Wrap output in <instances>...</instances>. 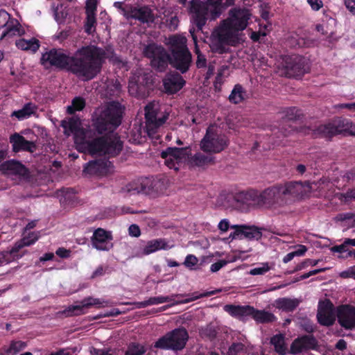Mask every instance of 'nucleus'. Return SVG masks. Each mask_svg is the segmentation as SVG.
Instances as JSON below:
<instances>
[{
	"label": "nucleus",
	"mask_w": 355,
	"mask_h": 355,
	"mask_svg": "<svg viewBox=\"0 0 355 355\" xmlns=\"http://www.w3.org/2000/svg\"><path fill=\"white\" fill-rule=\"evenodd\" d=\"M108 56L105 49L89 44L78 48L73 54L62 49L53 48L42 53L40 63L46 69L66 70L83 81H89L101 73Z\"/></svg>",
	"instance_id": "f257e3e1"
},
{
	"label": "nucleus",
	"mask_w": 355,
	"mask_h": 355,
	"mask_svg": "<svg viewBox=\"0 0 355 355\" xmlns=\"http://www.w3.org/2000/svg\"><path fill=\"white\" fill-rule=\"evenodd\" d=\"M236 0H191L188 11L191 14L192 22L198 30H202L207 21L215 20L229 7L235 4Z\"/></svg>",
	"instance_id": "f03ea898"
},
{
	"label": "nucleus",
	"mask_w": 355,
	"mask_h": 355,
	"mask_svg": "<svg viewBox=\"0 0 355 355\" xmlns=\"http://www.w3.org/2000/svg\"><path fill=\"white\" fill-rule=\"evenodd\" d=\"M75 144L78 151L92 155L116 157L123 149V143L118 137L103 135L87 140L85 135L76 137Z\"/></svg>",
	"instance_id": "7ed1b4c3"
},
{
	"label": "nucleus",
	"mask_w": 355,
	"mask_h": 355,
	"mask_svg": "<svg viewBox=\"0 0 355 355\" xmlns=\"http://www.w3.org/2000/svg\"><path fill=\"white\" fill-rule=\"evenodd\" d=\"M122 117L123 110L121 104L115 101L111 102L93 120V128L99 135L107 131L112 132L121 125Z\"/></svg>",
	"instance_id": "20e7f679"
},
{
	"label": "nucleus",
	"mask_w": 355,
	"mask_h": 355,
	"mask_svg": "<svg viewBox=\"0 0 355 355\" xmlns=\"http://www.w3.org/2000/svg\"><path fill=\"white\" fill-rule=\"evenodd\" d=\"M171 55L168 64L172 67L185 73L189 70L192 62V55L183 38L173 36L170 38Z\"/></svg>",
	"instance_id": "39448f33"
},
{
	"label": "nucleus",
	"mask_w": 355,
	"mask_h": 355,
	"mask_svg": "<svg viewBox=\"0 0 355 355\" xmlns=\"http://www.w3.org/2000/svg\"><path fill=\"white\" fill-rule=\"evenodd\" d=\"M355 136V124L344 118H336L331 121L321 124L312 130L315 137L331 139L338 135Z\"/></svg>",
	"instance_id": "423d86ee"
},
{
	"label": "nucleus",
	"mask_w": 355,
	"mask_h": 355,
	"mask_svg": "<svg viewBox=\"0 0 355 355\" xmlns=\"http://www.w3.org/2000/svg\"><path fill=\"white\" fill-rule=\"evenodd\" d=\"M251 16L249 9L234 7L229 10L228 17L221 21L219 26L237 37L239 32L246 28Z\"/></svg>",
	"instance_id": "0eeeda50"
},
{
	"label": "nucleus",
	"mask_w": 355,
	"mask_h": 355,
	"mask_svg": "<svg viewBox=\"0 0 355 355\" xmlns=\"http://www.w3.org/2000/svg\"><path fill=\"white\" fill-rule=\"evenodd\" d=\"M189 340V334L184 327H178L167 332L155 343L154 347L164 350L180 351Z\"/></svg>",
	"instance_id": "6e6552de"
},
{
	"label": "nucleus",
	"mask_w": 355,
	"mask_h": 355,
	"mask_svg": "<svg viewBox=\"0 0 355 355\" xmlns=\"http://www.w3.org/2000/svg\"><path fill=\"white\" fill-rule=\"evenodd\" d=\"M227 137L222 133L216 127L209 125L200 141V148L203 152L219 153L229 145Z\"/></svg>",
	"instance_id": "1a4fd4ad"
},
{
	"label": "nucleus",
	"mask_w": 355,
	"mask_h": 355,
	"mask_svg": "<svg viewBox=\"0 0 355 355\" xmlns=\"http://www.w3.org/2000/svg\"><path fill=\"white\" fill-rule=\"evenodd\" d=\"M144 55L150 59V65L155 69L162 72L166 70L170 62V55L162 45L150 43L143 51Z\"/></svg>",
	"instance_id": "9d476101"
},
{
	"label": "nucleus",
	"mask_w": 355,
	"mask_h": 355,
	"mask_svg": "<svg viewBox=\"0 0 355 355\" xmlns=\"http://www.w3.org/2000/svg\"><path fill=\"white\" fill-rule=\"evenodd\" d=\"M259 209H272L284 206L287 200L284 198L279 184L268 187L262 191H257Z\"/></svg>",
	"instance_id": "9b49d317"
},
{
	"label": "nucleus",
	"mask_w": 355,
	"mask_h": 355,
	"mask_svg": "<svg viewBox=\"0 0 355 355\" xmlns=\"http://www.w3.org/2000/svg\"><path fill=\"white\" fill-rule=\"evenodd\" d=\"M237 42L238 37L218 26L212 33L210 49L214 53L223 54L228 51L229 45L234 46Z\"/></svg>",
	"instance_id": "f8f14e48"
},
{
	"label": "nucleus",
	"mask_w": 355,
	"mask_h": 355,
	"mask_svg": "<svg viewBox=\"0 0 355 355\" xmlns=\"http://www.w3.org/2000/svg\"><path fill=\"white\" fill-rule=\"evenodd\" d=\"M152 85V76L149 73L139 70L130 77L128 90L133 96L143 97L148 92V89Z\"/></svg>",
	"instance_id": "ddd939ff"
},
{
	"label": "nucleus",
	"mask_w": 355,
	"mask_h": 355,
	"mask_svg": "<svg viewBox=\"0 0 355 355\" xmlns=\"http://www.w3.org/2000/svg\"><path fill=\"white\" fill-rule=\"evenodd\" d=\"M190 147H168L161 153L165 164L170 168L178 171L180 164L191 155Z\"/></svg>",
	"instance_id": "4468645a"
},
{
	"label": "nucleus",
	"mask_w": 355,
	"mask_h": 355,
	"mask_svg": "<svg viewBox=\"0 0 355 355\" xmlns=\"http://www.w3.org/2000/svg\"><path fill=\"white\" fill-rule=\"evenodd\" d=\"M233 202L235 209L242 212L259 209L257 190L250 189L237 192L233 196Z\"/></svg>",
	"instance_id": "2eb2a0df"
},
{
	"label": "nucleus",
	"mask_w": 355,
	"mask_h": 355,
	"mask_svg": "<svg viewBox=\"0 0 355 355\" xmlns=\"http://www.w3.org/2000/svg\"><path fill=\"white\" fill-rule=\"evenodd\" d=\"M282 66L285 76L289 78L301 77L306 73L305 58L299 55H284Z\"/></svg>",
	"instance_id": "dca6fc26"
},
{
	"label": "nucleus",
	"mask_w": 355,
	"mask_h": 355,
	"mask_svg": "<svg viewBox=\"0 0 355 355\" xmlns=\"http://www.w3.org/2000/svg\"><path fill=\"white\" fill-rule=\"evenodd\" d=\"M145 112L146 128L149 135L155 134L157 130L166 123L169 116L168 112H160L150 105L145 107Z\"/></svg>",
	"instance_id": "f3484780"
},
{
	"label": "nucleus",
	"mask_w": 355,
	"mask_h": 355,
	"mask_svg": "<svg viewBox=\"0 0 355 355\" xmlns=\"http://www.w3.org/2000/svg\"><path fill=\"white\" fill-rule=\"evenodd\" d=\"M284 199L288 200L289 197L303 198L310 193L311 187L309 182L291 181L279 184Z\"/></svg>",
	"instance_id": "a211bd4d"
},
{
	"label": "nucleus",
	"mask_w": 355,
	"mask_h": 355,
	"mask_svg": "<svg viewBox=\"0 0 355 355\" xmlns=\"http://www.w3.org/2000/svg\"><path fill=\"white\" fill-rule=\"evenodd\" d=\"M336 312L334 306L329 300L319 302L317 320L318 322L324 327H331L336 321Z\"/></svg>",
	"instance_id": "6ab92c4d"
},
{
	"label": "nucleus",
	"mask_w": 355,
	"mask_h": 355,
	"mask_svg": "<svg viewBox=\"0 0 355 355\" xmlns=\"http://www.w3.org/2000/svg\"><path fill=\"white\" fill-rule=\"evenodd\" d=\"M336 318L338 324L346 330L355 328V306L342 304L336 308Z\"/></svg>",
	"instance_id": "aec40b11"
},
{
	"label": "nucleus",
	"mask_w": 355,
	"mask_h": 355,
	"mask_svg": "<svg viewBox=\"0 0 355 355\" xmlns=\"http://www.w3.org/2000/svg\"><path fill=\"white\" fill-rule=\"evenodd\" d=\"M108 304L109 302L107 301H104L99 298L88 297L84 298L81 301L80 304L69 306L63 311V313L67 317L79 315L84 313L83 310L85 308H89L93 306L104 307L108 306Z\"/></svg>",
	"instance_id": "412c9836"
},
{
	"label": "nucleus",
	"mask_w": 355,
	"mask_h": 355,
	"mask_svg": "<svg viewBox=\"0 0 355 355\" xmlns=\"http://www.w3.org/2000/svg\"><path fill=\"white\" fill-rule=\"evenodd\" d=\"M318 346V340L313 334L303 335L294 339L288 353L296 355L304 351L316 349Z\"/></svg>",
	"instance_id": "4be33fe9"
},
{
	"label": "nucleus",
	"mask_w": 355,
	"mask_h": 355,
	"mask_svg": "<svg viewBox=\"0 0 355 355\" xmlns=\"http://www.w3.org/2000/svg\"><path fill=\"white\" fill-rule=\"evenodd\" d=\"M234 231L230 234L232 239L259 240L262 237L261 229L255 225H236L231 227Z\"/></svg>",
	"instance_id": "5701e85b"
},
{
	"label": "nucleus",
	"mask_w": 355,
	"mask_h": 355,
	"mask_svg": "<svg viewBox=\"0 0 355 355\" xmlns=\"http://www.w3.org/2000/svg\"><path fill=\"white\" fill-rule=\"evenodd\" d=\"M163 86L167 94H175L182 89L186 81L178 72L167 73L163 78Z\"/></svg>",
	"instance_id": "b1692460"
},
{
	"label": "nucleus",
	"mask_w": 355,
	"mask_h": 355,
	"mask_svg": "<svg viewBox=\"0 0 355 355\" xmlns=\"http://www.w3.org/2000/svg\"><path fill=\"white\" fill-rule=\"evenodd\" d=\"M113 239L110 232L105 231L102 228L96 230L92 237V243L94 248L98 250L108 251L113 248L111 242Z\"/></svg>",
	"instance_id": "393cba45"
},
{
	"label": "nucleus",
	"mask_w": 355,
	"mask_h": 355,
	"mask_svg": "<svg viewBox=\"0 0 355 355\" xmlns=\"http://www.w3.org/2000/svg\"><path fill=\"white\" fill-rule=\"evenodd\" d=\"M153 189L152 180L150 178H145L128 183L125 186V191L122 192H125L130 195L138 193L149 194L153 191Z\"/></svg>",
	"instance_id": "a878e982"
},
{
	"label": "nucleus",
	"mask_w": 355,
	"mask_h": 355,
	"mask_svg": "<svg viewBox=\"0 0 355 355\" xmlns=\"http://www.w3.org/2000/svg\"><path fill=\"white\" fill-rule=\"evenodd\" d=\"M0 170L5 174L24 177L28 175V170L20 162L10 159L0 165Z\"/></svg>",
	"instance_id": "bb28decb"
},
{
	"label": "nucleus",
	"mask_w": 355,
	"mask_h": 355,
	"mask_svg": "<svg viewBox=\"0 0 355 355\" xmlns=\"http://www.w3.org/2000/svg\"><path fill=\"white\" fill-rule=\"evenodd\" d=\"M10 142L12 144V150L15 153L20 151L33 153L36 149V145L34 142L26 140L23 136L18 133H15L10 136Z\"/></svg>",
	"instance_id": "cd10ccee"
},
{
	"label": "nucleus",
	"mask_w": 355,
	"mask_h": 355,
	"mask_svg": "<svg viewBox=\"0 0 355 355\" xmlns=\"http://www.w3.org/2000/svg\"><path fill=\"white\" fill-rule=\"evenodd\" d=\"M130 17L137 19L142 24L153 23L155 21L153 12L148 6L132 7Z\"/></svg>",
	"instance_id": "c85d7f7f"
},
{
	"label": "nucleus",
	"mask_w": 355,
	"mask_h": 355,
	"mask_svg": "<svg viewBox=\"0 0 355 355\" xmlns=\"http://www.w3.org/2000/svg\"><path fill=\"white\" fill-rule=\"evenodd\" d=\"M61 126L64 129V133L67 136L73 134L76 137L84 135L83 130L80 128V122L78 119L70 118L68 120H62Z\"/></svg>",
	"instance_id": "c756f323"
},
{
	"label": "nucleus",
	"mask_w": 355,
	"mask_h": 355,
	"mask_svg": "<svg viewBox=\"0 0 355 355\" xmlns=\"http://www.w3.org/2000/svg\"><path fill=\"white\" fill-rule=\"evenodd\" d=\"M253 306L250 305H234L226 304L224 306V311L228 313L231 316L236 318H242L248 316L251 317Z\"/></svg>",
	"instance_id": "7c9ffc66"
},
{
	"label": "nucleus",
	"mask_w": 355,
	"mask_h": 355,
	"mask_svg": "<svg viewBox=\"0 0 355 355\" xmlns=\"http://www.w3.org/2000/svg\"><path fill=\"white\" fill-rule=\"evenodd\" d=\"M26 251L21 252L20 250L15 243L12 248L9 250L3 251L1 252V257L0 258V263H10L15 260H18L24 257Z\"/></svg>",
	"instance_id": "2f4dec72"
},
{
	"label": "nucleus",
	"mask_w": 355,
	"mask_h": 355,
	"mask_svg": "<svg viewBox=\"0 0 355 355\" xmlns=\"http://www.w3.org/2000/svg\"><path fill=\"white\" fill-rule=\"evenodd\" d=\"M251 318L257 323L261 324L271 323L277 320V317L272 313L265 310H258L254 307L252 310Z\"/></svg>",
	"instance_id": "473e14b6"
},
{
	"label": "nucleus",
	"mask_w": 355,
	"mask_h": 355,
	"mask_svg": "<svg viewBox=\"0 0 355 355\" xmlns=\"http://www.w3.org/2000/svg\"><path fill=\"white\" fill-rule=\"evenodd\" d=\"M26 343L21 340H12L8 346L0 349V355H16L26 347Z\"/></svg>",
	"instance_id": "72a5a7b5"
},
{
	"label": "nucleus",
	"mask_w": 355,
	"mask_h": 355,
	"mask_svg": "<svg viewBox=\"0 0 355 355\" xmlns=\"http://www.w3.org/2000/svg\"><path fill=\"white\" fill-rule=\"evenodd\" d=\"M167 248V243L164 239H153L147 242L144 248L143 254H150L159 250H165Z\"/></svg>",
	"instance_id": "f704fd0d"
},
{
	"label": "nucleus",
	"mask_w": 355,
	"mask_h": 355,
	"mask_svg": "<svg viewBox=\"0 0 355 355\" xmlns=\"http://www.w3.org/2000/svg\"><path fill=\"white\" fill-rule=\"evenodd\" d=\"M106 167V163L101 160H94L88 162L83 169V172L89 175H100Z\"/></svg>",
	"instance_id": "c9c22d12"
},
{
	"label": "nucleus",
	"mask_w": 355,
	"mask_h": 355,
	"mask_svg": "<svg viewBox=\"0 0 355 355\" xmlns=\"http://www.w3.org/2000/svg\"><path fill=\"white\" fill-rule=\"evenodd\" d=\"M299 304L300 301L297 299L282 297L276 300L277 308L286 312L293 311Z\"/></svg>",
	"instance_id": "e433bc0d"
},
{
	"label": "nucleus",
	"mask_w": 355,
	"mask_h": 355,
	"mask_svg": "<svg viewBox=\"0 0 355 355\" xmlns=\"http://www.w3.org/2000/svg\"><path fill=\"white\" fill-rule=\"evenodd\" d=\"M270 343L279 355H285L289 352L285 343V337L281 334L273 336L270 339Z\"/></svg>",
	"instance_id": "4c0bfd02"
},
{
	"label": "nucleus",
	"mask_w": 355,
	"mask_h": 355,
	"mask_svg": "<svg viewBox=\"0 0 355 355\" xmlns=\"http://www.w3.org/2000/svg\"><path fill=\"white\" fill-rule=\"evenodd\" d=\"M15 44L19 49L23 51H31L33 53H35L40 48L39 40L34 37L28 40L19 39L16 41Z\"/></svg>",
	"instance_id": "58836bf2"
},
{
	"label": "nucleus",
	"mask_w": 355,
	"mask_h": 355,
	"mask_svg": "<svg viewBox=\"0 0 355 355\" xmlns=\"http://www.w3.org/2000/svg\"><path fill=\"white\" fill-rule=\"evenodd\" d=\"M246 96V91L243 87L240 84H236L232 90L228 99L232 103L239 104L245 99Z\"/></svg>",
	"instance_id": "ea45409f"
},
{
	"label": "nucleus",
	"mask_w": 355,
	"mask_h": 355,
	"mask_svg": "<svg viewBox=\"0 0 355 355\" xmlns=\"http://www.w3.org/2000/svg\"><path fill=\"white\" fill-rule=\"evenodd\" d=\"M180 296V295H172L168 296H158L152 297L148 300L139 303V307H146L148 306L162 304L164 302H170L175 300V297Z\"/></svg>",
	"instance_id": "a19ab883"
},
{
	"label": "nucleus",
	"mask_w": 355,
	"mask_h": 355,
	"mask_svg": "<svg viewBox=\"0 0 355 355\" xmlns=\"http://www.w3.org/2000/svg\"><path fill=\"white\" fill-rule=\"evenodd\" d=\"M36 107L32 103L25 104L21 110L14 111L12 116H15L19 120H23L30 117L35 112Z\"/></svg>",
	"instance_id": "79ce46f5"
},
{
	"label": "nucleus",
	"mask_w": 355,
	"mask_h": 355,
	"mask_svg": "<svg viewBox=\"0 0 355 355\" xmlns=\"http://www.w3.org/2000/svg\"><path fill=\"white\" fill-rule=\"evenodd\" d=\"M284 121L291 122L301 119L303 115L302 110L296 107H287L284 111Z\"/></svg>",
	"instance_id": "37998d69"
},
{
	"label": "nucleus",
	"mask_w": 355,
	"mask_h": 355,
	"mask_svg": "<svg viewBox=\"0 0 355 355\" xmlns=\"http://www.w3.org/2000/svg\"><path fill=\"white\" fill-rule=\"evenodd\" d=\"M295 132H297V129L295 126H293L290 122L284 121L282 126L278 129L277 132L275 134H279L277 137L280 138L281 137H288Z\"/></svg>",
	"instance_id": "c03bdc74"
},
{
	"label": "nucleus",
	"mask_w": 355,
	"mask_h": 355,
	"mask_svg": "<svg viewBox=\"0 0 355 355\" xmlns=\"http://www.w3.org/2000/svg\"><path fill=\"white\" fill-rule=\"evenodd\" d=\"M85 105V100L83 97L76 96L72 100L71 105L68 106L67 112L69 114H73L76 112L82 111Z\"/></svg>",
	"instance_id": "a18cd8bd"
},
{
	"label": "nucleus",
	"mask_w": 355,
	"mask_h": 355,
	"mask_svg": "<svg viewBox=\"0 0 355 355\" xmlns=\"http://www.w3.org/2000/svg\"><path fill=\"white\" fill-rule=\"evenodd\" d=\"M39 239V236L35 232H31L27 236H24L19 241L15 242V243L21 250L24 247L30 246L34 244Z\"/></svg>",
	"instance_id": "49530a36"
},
{
	"label": "nucleus",
	"mask_w": 355,
	"mask_h": 355,
	"mask_svg": "<svg viewBox=\"0 0 355 355\" xmlns=\"http://www.w3.org/2000/svg\"><path fill=\"white\" fill-rule=\"evenodd\" d=\"M213 161V157L198 153L191 157L192 164L197 166H203Z\"/></svg>",
	"instance_id": "de8ad7c7"
},
{
	"label": "nucleus",
	"mask_w": 355,
	"mask_h": 355,
	"mask_svg": "<svg viewBox=\"0 0 355 355\" xmlns=\"http://www.w3.org/2000/svg\"><path fill=\"white\" fill-rule=\"evenodd\" d=\"M227 355H248L247 348L241 343H233L229 347Z\"/></svg>",
	"instance_id": "09e8293b"
},
{
	"label": "nucleus",
	"mask_w": 355,
	"mask_h": 355,
	"mask_svg": "<svg viewBox=\"0 0 355 355\" xmlns=\"http://www.w3.org/2000/svg\"><path fill=\"white\" fill-rule=\"evenodd\" d=\"M96 25V19L95 13L87 14L86 21L85 24V31L88 35H92L95 32Z\"/></svg>",
	"instance_id": "8fccbe9b"
},
{
	"label": "nucleus",
	"mask_w": 355,
	"mask_h": 355,
	"mask_svg": "<svg viewBox=\"0 0 355 355\" xmlns=\"http://www.w3.org/2000/svg\"><path fill=\"white\" fill-rule=\"evenodd\" d=\"M146 352L144 346L137 343H131L128 345L125 355H144Z\"/></svg>",
	"instance_id": "3c124183"
},
{
	"label": "nucleus",
	"mask_w": 355,
	"mask_h": 355,
	"mask_svg": "<svg viewBox=\"0 0 355 355\" xmlns=\"http://www.w3.org/2000/svg\"><path fill=\"white\" fill-rule=\"evenodd\" d=\"M62 193V198L60 201L62 202H65L67 204H71L73 202L74 199L76 198V193L73 189L72 188H65L61 191Z\"/></svg>",
	"instance_id": "603ef678"
},
{
	"label": "nucleus",
	"mask_w": 355,
	"mask_h": 355,
	"mask_svg": "<svg viewBox=\"0 0 355 355\" xmlns=\"http://www.w3.org/2000/svg\"><path fill=\"white\" fill-rule=\"evenodd\" d=\"M319 262V260L306 259L302 262L298 263L291 272H295L308 267L309 266H315Z\"/></svg>",
	"instance_id": "864d4df0"
},
{
	"label": "nucleus",
	"mask_w": 355,
	"mask_h": 355,
	"mask_svg": "<svg viewBox=\"0 0 355 355\" xmlns=\"http://www.w3.org/2000/svg\"><path fill=\"white\" fill-rule=\"evenodd\" d=\"M270 269L268 263H263L261 267L254 268L250 270V274L252 275H263Z\"/></svg>",
	"instance_id": "5fc2aeb1"
},
{
	"label": "nucleus",
	"mask_w": 355,
	"mask_h": 355,
	"mask_svg": "<svg viewBox=\"0 0 355 355\" xmlns=\"http://www.w3.org/2000/svg\"><path fill=\"white\" fill-rule=\"evenodd\" d=\"M198 263V258L193 254H188L183 264L188 268L192 270Z\"/></svg>",
	"instance_id": "6e6d98bb"
},
{
	"label": "nucleus",
	"mask_w": 355,
	"mask_h": 355,
	"mask_svg": "<svg viewBox=\"0 0 355 355\" xmlns=\"http://www.w3.org/2000/svg\"><path fill=\"white\" fill-rule=\"evenodd\" d=\"M349 246H350L349 243H347V239H345L342 244L338 245H334V246L331 247V251L332 252H338V253L348 252Z\"/></svg>",
	"instance_id": "4d7b16f0"
},
{
	"label": "nucleus",
	"mask_w": 355,
	"mask_h": 355,
	"mask_svg": "<svg viewBox=\"0 0 355 355\" xmlns=\"http://www.w3.org/2000/svg\"><path fill=\"white\" fill-rule=\"evenodd\" d=\"M196 53L197 54L196 67L199 69L204 68L207 65V59L202 55L198 49H196Z\"/></svg>",
	"instance_id": "13d9d810"
},
{
	"label": "nucleus",
	"mask_w": 355,
	"mask_h": 355,
	"mask_svg": "<svg viewBox=\"0 0 355 355\" xmlns=\"http://www.w3.org/2000/svg\"><path fill=\"white\" fill-rule=\"evenodd\" d=\"M20 26H21V25L19 24V23L17 21H16L15 25L9 26L7 28L6 31L3 33L2 37H5L7 34H8L9 33H10L12 31L18 32L19 35H23L24 33V31H22L21 33L20 32Z\"/></svg>",
	"instance_id": "bf43d9fd"
},
{
	"label": "nucleus",
	"mask_w": 355,
	"mask_h": 355,
	"mask_svg": "<svg viewBox=\"0 0 355 355\" xmlns=\"http://www.w3.org/2000/svg\"><path fill=\"white\" fill-rule=\"evenodd\" d=\"M307 3L314 11H318L324 5L322 0H307Z\"/></svg>",
	"instance_id": "052dcab7"
},
{
	"label": "nucleus",
	"mask_w": 355,
	"mask_h": 355,
	"mask_svg": "<svg viewBox=\"0 0 355 355\" xmlns=\"http://www.w3.org/2000/svg\"><path fill=\"white\" fill-rule=\"evenodd\" d=\"M97 5L96 0H87L86 2V13H95Z\"/></svg>",
	"instance_id": "680f3d73"
},
{
	"label": "nucleus",
	"mask_w": 355,
	"mask_h": 355,
	"mask_svg": "<svg viewBox=\"0 0 355 355\" xmlns=\"http://www.w3.org/2000/svg\"><path fill=\"white\" fill-rule=\"evenodd\" d=\"M129 235L133 237H139L141 234L139 227L136 224L130 225L128 228Z\"/></svg>",
	"instance_id": "e2e57ef3"
},
{
	"label": "nucleus",
	"mask_w": 355,
	"mask_h": 355,
	"mask_svg": "<svg viewBox=\"0 0 355 355\" xmlns=\"http://www.w3.org/2000/svg\"><path fill=\"white\" fill-rule=\"evenodd\" d=\"M10 14L3 9L0 10V26H5L10 18Z\"/></svg>",
	"instance_id": "0e129e2a"
},
{
	"label": "nucleus",
	"mask_w": 355,
	"mask_h": 355,
	"mask_svg": "<svg viewBox=\"0 0 355 355\" xmlns=\"http://www.w3.org/2000/svg\"><path fill=\"white\" fill-rule=\"evenodd\" d=\"M55 254L60 258L66 259L70 257L71 250L64 248H58L55 251Z\"/></svg>",
	"instance_id": "69168bd1"
},
{
	"label": "nucleus",
	"mask_w": 355,
	"mask_h": 355,
	"mask_svg": "<svg viewBox=\"0 0 355 355\" xmlns=\"http://www.w3.org/2000/svg\"><path fill=\"white\" fill-rule=\"evenodd\" d=\"M227 262L225 260H219L218 261L214 263L213 264L211 265V271L213 272L218 271L223 266H225L227 264Z\"/></svg>",
	"instance_id": "338daca9"
},
{
	"label": "nucleus",
	"mask_w": 355,
	"mask_h": 355,
	"mask_svg": "<svg viewBox=\"0 0 355 355\" xmlns=\"http://www.w3.org/2000/svg\"><path fill=\"white\" fill-rule=\"evenodd\" d=\"M344 4L347 10L352 14L355 15V0H344Z\"/></svg>",
	"instance_id": "774afa93"
}]
</instances>
